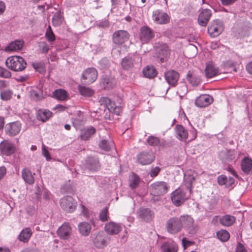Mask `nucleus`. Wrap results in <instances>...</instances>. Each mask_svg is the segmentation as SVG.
Returning a JSON list of instances; mask_svg holds the SVG:
<instances>
[{"instance_id":"f257e3e1","label":"nucleus","mask_w":252,"mask_h":252,"mask_svg":"<svg viewBox=\"0 0 252 252\" xmlns=\"http://www.w3.org/2000/svg\"><path fill=\"white\" fill-rule=\"evenodd\" d=\"M5 64L8 68L12 70L21 71L26 67L27 63L22 57L13 56L6 59Z\"/></svg>"},{"instance_id":"f03ea898","label":"nucleus","mask_w":252,"mask_h":252,"mask_svg":"<svg viewBox=\"0 0 252 252\" xmlns=\"http://www.w3.org/2000/svg\"><path fill=\"white\" fill-rule=\"evenodd\" d=\"M182 229L184 228L190 234L196 233L198 226L194 223L193 219L189 215H182L180 217Z\"/></svg>"},{"instance_id":"7ed1b4c3","label":"nucleus","mask_w":252,"mask_h":252,"mask_svg":"<svg viewBox=\"0 0 252 252\" xmlns=\"http://www.w3.org/2000/svg\"><path fill=\"white\" fill-rule=\"evenodd\" d=\"M165 228L167 231L171 234H175L182 230V225L179 217H172L166 222Z\"/></svg>"},{"instance_id":"20e7f679","label":"nucleus","mask_w":252,"mask_h":252,"mask_svg":"<svg viewBox=\"0 0 252 252\" xmlns=\"http://www.w3.org/2000/svg\"><path fill=\"white\" fill-rule=\"evenodd\" d=\"M167 184L163 181L155 182L150 186L151 194L154 196H160L166 193L168 190Z\"/></svg>"},{"instance_id":"39448f33","label":"nucleus","mask_w":252,"mask_h":252,"mask_svg":"<svg viewBox=\"0 0 252 252\" xmlns=\"http://www.w3.org/2000/svg\"><path fill=\"white\" fill-rule=\"evenodd\" d=\"M138 36L142 44H146L149 43L154 38L155 33L148 26H143L140 29Z\"/></svg>"},{"instance_id":"423d86ee","label":"nucleus","mask_w":252,"mask_h":252,"mask_svg":"<svg viewBox=\"0 0 252 252\" xmlns=\"http://www.w3.org/2000/svg\"><path fill=\"white\" fill-rule=\"evenodd\" d=\"M76 202L71 196H66L60 200V205L62 209L68 213H72L75 210Z\"/></svg>"},{"instance_id":"0eeeda50","label":"nucleus","mask_w":252,"mask_h":252,"mask_svg":"<svg viewBox=\"0 0 252 252\" xmlns=\"http://www.w3.org/2000/svg\"><path fill=\"white\" fill-rule=\"evenodd\" d=\"M129 38L128 32L126 30H118L112 35L113 42L116 45H122L127 41Z\"/></svg>"},{"instance_id":"6e6552de","label":"nucleus","mask_w":252,"mask_h":252,"mask_svg":"<svg viewBox=\"0 0 252 252\" xmlns=\"http://www.w3.org/2000/svg\"><path fill=\"white\" fill-rule=\"evenodd\" d=\"M72 228L69 223L64 222L59 227L57 233L61 239L68 240L72 234Z\"/></svg>"},{"instance_id":"1a4fd4ad","label":"nucleus","mask_w":252,"mask_h":252,"mask_svg":"<svg viewBox=\"0 0 252 252\" xmlns=\"http://www.w3.org/2000/svg\"><path fill=\"white\" fill-rule=\"evenodd\" d=\"M224 28L222 22L220 21H214L208 28V32L210 36L213 37L219 35L223 31Z\"/></svg>"},{"instance_id":"9d476101","label":"nucleus","mask_w":252,"mask_h":252,"mask_svg":"<svg viewBox=\"0 0 252 252\" xmlns=\"http://www.w3.org/2000/svg\"><path fill=\"white\" fill-rule=\"evenodd\" d=\"M152 18L155 22L159 24H166L170 21L169 15L158 9L153 11Z\"/></svg>"},{"instance_id":"9b49d317","label":"nucleus","mask_w":252,"mask_h":252,"mask_svg":"<svg viewBox=\"0 0 252 252\" xmlns=\"http://www.w3.org/2000/svg\"><path fill=\"white\" fill-rule=\"evenodd\" d=\"M187 199L186 193L181 189H176L171 194L172 202L176 206L182 204Z\"/></svg>"},{"instance_id":"f8f14e48","label":"nucleus","mask_w":252,"mask_h":252,"mask_svg":"<svg viewBox=\"0 0 252 252\" xmlns=\"http://www.w3.org/2000/svg\"><path fill=\"white\" fill-rule=\"evenodd\" d=\"M21 128V123L16 121L6 124L5 127V131L6 134L10 136H14L19 133Z\"/></svg>"},{"instance_id":"ddd939ff","label":"nucleus","mask_w":252,"mask_h":252,"mask_svg":"<svg viewBox=\"0 0 252 252\" xmlns=\"http://www.w3.org/2000/svg\"><path fill=\"white\" fill-rule=\"evenodd\" d=\"M82 78L87 81L86 82V84H92L94 82L97 78V71L94 68H88L83 72Z\"/></svg>"},{"instance_id":"4468645a","label":"nucleus","mask_w":252,"mask_h":252,"mask_svg":"<svg viewBox=\"0 0 252 252\" xmlns=\"http://www.w3.org/2000/svg\"><path fill=\"white\" fill-rule=\"evenodd\" d=\"M213 102V98L209 94H201L195 99V104L198 107L208 106Z\"/></svg>"},{"instance_id":"2eb2a0df","label":"nucleus","mask_w":252,"mask_h":252,"mask_svg":"<svg viewBox=\"0 0 252 252\" xmlns=\"http://www.w3.org/2000/svg\"><path fill=\"white\" fill-rule=\"evenodd\" d=\"M161 252H177L178 246L173 240L170 239L164 242L160 247Z\"/></svg>"},{"instance_id":"dca6fc26","label":"nucleus","mask_w":252,"mask_h":252,"mask_svg":"<svg viewBox=\"0 0 252 252\" xmlns=\"http://www.w3.org/2000/svg\"><path fill=\"white\" fill-rule=\"evenodd\" d=\"M139 218L142 220L149 222L152 220L154 216V213L149 208H141L137 211Z\"/></svg>"},{"instance_id":"f3484780","label":"nucleus","mask_w":252,"mask_h":252,"mask_svg":"<svg viewBox=\"0 0 252 252\" xmlns=\"http://www.w3.org/2000/svg\"><path fill=\"white\" fill-rule=\"evenodd\" d=\"M109 238L102 231L99 232L94 239V244L96 248H102L107 245Z\"/></svg>"},{"instance_id":"a211bd4d","label":"nucleus","mask_w":252,"mask_h":252,"mask_svg":"<svg viewBox=\"0 0 252 252\" xmlns=\"http://www.w3.org/2000/svg\"><path fill=\"white\" fill-rule=\"evenodd\" d=\"M155 159V156L151 152H141L137 156V160L142 165H147L152 162Z\"/></svg>"},{"instance_id":"6ab92c4d","label":"nucleus","mask_w":252,"mask_h":252,"mask_svg":"<svg viewBox=\"0 0 252 252\" xmlns=\"http://www.w3.org/2000/svg\"><path fill=\"white\" fill-rule=\"evenodd\" d=\"M212 15L211 11L208 9H202L198 17L199 24L203 27H206Z\"/></svg>"},{"instance_id":"aec40b11","label":"nucleus","mask_w":252,"mask_h":252,"mask_svg":"<svg viewBox=\"0 0 252 252\" xmlns=\"http://www.w3.org/2000/svg\"><path fill=\"white\" fill-rule=\"evenodd\" d=\"M165 78L169 85L175 86L179 78V74L175 70H169L165 73Z\"/></svg>"},{"instance_id":"412c9836","label":"nucleus","mask_w":252,"mask_h":252,"mask_svg":"<svg viewBox=\"0 0 252 252\" xmlns=\"http://www.w3.org/2000/svg\"><path fill=\"white\" fill-rule=\"evenodd\" d=\"M0 150L3 155L7 156L14 153L15 148L12 143L4 141L0 144Z\"/></svg>"},{"instance_id":"4be33fe9","label":"nucleus","mask_w":252,"mask_h":252,"mask_svg":"<svg viewBox=\"0 0 252 252\" xmlns=\"http://www.w3.org/2000/svg\"><path fill=\"white\" fill-rule=\"evenodd\" d=\"M122 229L120 224L114 222L107 223L105 225V230L110 235H116L119 233Z\"/></svg>"},{"instance_id":"5701e85b","label":"nucleus","mask_w":252,"mask_h":252,"mask_svg":"<svg viewBox=\"0 0 252 252\" xmlns=\"http://www.w3.org/2000/svg\"><path fill=\"white\" fill-rule=\"evenodd\" d=\"M176 137L180 140L183 141L187 139L188 133L182 125H177L175 127Z\"/></svg>"},{"instance_id":"b1692460","label":"nucleus","mask_w":252,"mask_h":252,"mask_svg":"<svg viewBox=\"0 0 252 252\" xmlns=\"http://www.w3.org/2000/svg\"><path fill=\"white\" fill-rule=\"evenodd\" d=\"M135 63L134 57L126 56L122 60L121 65L124 69L129 70L133 67Z\"/></svg>"},{"instance_id":"393cba45","label":"nucleus","mask_w":252,"mask_h":252,"mask_svg":"<svg viewBox=\"0 0 252 252\" xmlns=\"http://www.w3.org/2000/svg\"><path fill=\"white\" fill-rule=\"evenodd\" d=\"M187 79L193 86H197L201 83L200 77L194 72L189 71L187 74Z\"/></svg>"},{"instance_id":"a878e982","label":"nucleus","mask_w":252,"mask_h":252,"mask_svg":"<svg viewBox=\"0 0 252 252\" xmlns=\"http://www.w3.org/2000/svg\"><path fill=\"white\" fill-rule=\"evenodd\" d=\"M24 42L22 40H16L12 41L5 48L6 51H16L22 49Z\"/></svg>"},{"instance_id":"bb28decb","label":"nucleus","mask_w":252,"mask_h":252,"mask_svg":"<svg viewBox=\"0 0 252 252\" xmlns=\"http://www.w3.org/2000/svg\"><path fill=\"white\" fill-rule=\"evenodd\" d=\"M205 75L207 78L213 77L219 73V69L214 64H207L205 69Z\"/></svg>"},{"instance_id":"cd10ccee","label":"nucleus","mask_w":252,"mask_h":252,"mask_svg":"<svg viewBox=\"0 0 252 252\" xmlns=\"http://www.w3.org/2000/svg\"><path fill=\"white\" fill-rule=\"evenodd\" d=\"M241 169L246 174H248L252 170V159L245 157L241 162Z\"/></svg>"},{"instance_id":"c85d7f7f","label":"nucleus","mask_w":252,"mask_h":252,"mask_svg":"<svg viewBox=\"0 0 252 252\" xmlns=\"http://www.w3.org/2000/svg\"><path fill=\"white\" fill-rule=\"evenodd\" d=\"M78 229L82 235L87 236L91 232L92 227L89 223L84 221L79 223Z\"/></svg>"},{"instance_id":"c756f323","label":"nucleus","mask_w":252,"mask_h":252,"mask_svg":"<svg viewBox=\"0 0 252 252\" xmlns=\"http://www.w3.org/2000/svg\"><path fill=\"white\" fill-rule=\"evenodd\" d=\"M218 184L220 185H225L226 188L231 187L235 182L233 178L229 177L227 178L225 176L220 175L217 179Z\"/></svg>"},{"instance_id":"7c9ffc66","label":"nucleus","mask_w":252,"mask_h":252,"mask_svg":"<svg viewBox=\"0 0 252 252\" xmlns=\"http://www.w3.org/2000/svg\"><path fill=\"white\" fill-rule=\"evenodd\" d=\"M143 74L145 77L153 78L157 76V71L153 65H147L142 70Z\"/></svg>"},{"instance_id":"2f4dec72","label":"nucleus","mask_w":252,"mask_h":252,"mask_svg":"<svg viewBox=\"0 0 252 252\" xmlns=\"http://www.w3.org/2000/svg\"><path fill=\"white\" fill-rule=\"evenodd\" d=\"M22 177L25 182L30 185L34 182V179L31 171L28 168H25L22 171Z\"/></svg>"},{"instance_id":"473e14b6","label":"nucleus","mask_w":252,"mask_h":252,"mask_svg":"<svg viewBox=\"0 0 252 252\" xmlns=\"http://www.w3.org/2000/svg\"><path fill=\"white\" fill-rule=\"evenodd\" d=\"M78 90L80 94L84 97H90L94 94V91L92 88L81 85H78Z\"/></svg>"},{"instance_id":"72a5a7b5","label":"nucleus","mask_w":252,"mask_h":252,"mask_svg":"<svg viewBox=\"0 0 252 252\" xmlns=\"http://www.w3.org/2000/svg\"><path fill=\"white\" fill-rule=\"evenodd\" d=\"M52 113L47 110L40 109L37 111L36 118L38 120L44 122L52 116Z\"/></svg>"},{"instance_id":"f704fd0d","label":"nucleus","mask_w":252,"mask_h":252,"mask_svg":"<svg viewBox=\"0 0 252 252\" xmlns=\"http://www.w3.org/2000/svg\"><path fill=\"white\" fill-rule=\"evenodd\" d=\"M236 221V218L234 216L225 215L221 217L220 219V223L223 226H229L232 225Z\"/></svg>"},{"instance_id":"c9c22d12","label":"nucleus","mask_w":252,"mask_h":252,"mask_svg":"<svg viewBox=\"0 0 252 252\" xmlns=\"http://www.w3.org/2000/svg\"><path fill=\"white\" fill-rule=\"evenodd\" d=\"M32 235V230L29 227L24 229L18 236L19 241L27 242Z\"/></svg>"},{"instance_id":"e433bc0d","label":"nucleus","mask_w":252,"mask_h":252,"mask_svg":"<svg viewBox=\"0 0 252 252\" xmlns=\"http://www.w3.org/2000/svg\"><path fill=\"white\" fill-rule=\"evenodd\" d=\"M53 97L59 100H64L67 97V93L63 89H57L53 92Z\"/></svg>"},{"instance_id":"4c0bfd02","label":"nucleus","mask_w":252,"mask_h":252,"mask_svg":"<svg viewBox=\"0 0 252 252\" xmlns=\"http://www.w3.org/2000/svg\"><path fill=\"white\" fill-rule=\"evenodd\" d=\"M95 132V129L92 126L85 128L81 134V138L83 140H88L92 135Z\"/></svg>"},{"instance_id":"58836bf2","label":"nucleus","mask_w":252,"mask_h":252,"mask_svg":"<svg viewBox=\"0 0 252 252\" xmlns=\"http://www.w3.org/2000/svg\"><path fill=\"white\" fill-rule=\"evenodd\" d=\"M101 83L103 84L105 89H110L114 87L115 80L113 78H110L106 76L102 79Z\"/></svg>"},{"instance_id":"ea45409f","label":"nucleus","mask_w":252,"mask_h":252,"mask_svg":"<svg viewBox=\"0 0 252 252\" xmlns=\"http://www.w3.org/2000/svg\"><path fill=\"white\" fill-rule=\"evenodd\" d=\"M89 168L94 171H95L99 168V163L97 159L93 158H88L87 161Z\"/></svg>"},{"instance_id":"a19ab883","label":"nucleus","mask_w":252,"mask_h":252,"mask_svg":"<svg viewBox=\"0 0 252 252\" xmlns=\"http://www.w3.org/2000/svg\"><path fill=\"white\" fill-rule=\"evenodd\" d=\"M157 51L159 55L163 57H166L170 54L168 47L166 44H160L159 47H157Z\"/></svg>"},{"instance_id":"79ce46f5","label":"nucleus","mask_w":252,"mask_h":252,"mask_svg":"<svg viewBox=\"0 0 252 252\" xmlns=\"http://www.w3.org/2000/svg\"><path fill=\"white\" fill-rule=\"evenodd\" d=\"M196 176V173L194 171H188L185 174V180L189 184V185H191L192 183L195 180Z\"/></svg>"},{"instance_id":"37998d69","label":"nucleus","mask_w":252,"mask_h":252,"mask_svg":"<svg viewBox=\"0 0 252 252\" xmlns=\"http://www.w3.org/2000/svg\"><path fill=\"white\" fill-rule=\"evenodd\" d=\"M63 21V17L60 11H58L54 15L52 18L53 25L55 27L60 26Z\"/></svg>"},{"instance_id":"c03bdc74","label":"nucleus","mask_w":252,"mask_h":252,"mask_svg":"<svg viewBox=\"0 0 252 252\" xmlns=\"http://www.w3.org/2000/svg\"><path fill=\"white\" fill-rule=\"evenodd\" d=\"M218 238L222 242H226L228 240L230 235L228 232L225 230H220L217 232Z\"/></svg>"},{"instance_id":"a18cd8bd","label":"nucleus","mask_w":252,"mask_h":252,"mask_svg":"<svg viewBox=\"0 0 252 252\" xmlns=\"http://www.w3.org/2000/svg\"><path fill=\"white\" fill-rule=\"evenodd\" d=\"M99 146L101 149L105 151H108L113 148L114 143L112 141L108 142L106 140H102L100 142Z\"/></svg>"},{"instance_id":"49530a36","label":"nucleus","mask_w":252,"mask_h":252,"mask_svg":"<svg viewBox=\"0 0 252 252\" xmlns=\"http://www.w3.org/2000/svg\"><path fill=\"white\" fill-rule=\"evenodd\" d=\"M139 178L134 174H133L129 179V184L132 189L136 188L139 185Z\"/></svg>"},{"instance_id":"de8ad7c7","label":"nucleus","mask_w":252,"mask_h":252,"mask_svg":"<svg viewBox=\"0 0 252 252\" xmlns=\"http://www.w3.org/2000/svg\"><path fill=\"white\" fill-rule=\"evenodd\" d=\"M99 102L101 105H103L109 109L113 108L110 99L107 97H101L99 100Z\"/></svg>"},{"instance_id":"09e8293b","label":"nucleus","mask_w":252,"mask_h":252,"mask_svg":"<svg viewBox=\"0 0 252 252\" xmlns=\"http://www.w3.org/2000/svg\"><path fill=\"white\" fill-rule=\"evenodd\" d=\"M30 96L32 99L36 101L42 100L43 96L37 91L32 90L30 92Z\"/></svg>"},{"instance_id":"8fccbe9b","label":"nucleus","mask_w":252,"mask_h":252,"mask_svg":"<svg viewBox=\"0 0 252 252\" xmlns=\"http://www.w3.org/2000/svg\"><path fill=\"white\" fill-rule=\"evenodd\" d=\"M13 93L10 90H4L0 93V97L3 100H9L12 96Z\"/></svg>"},{"instance_id":"3c124183","label":"nucleus","mask_w":252,"mask_h":252,"mask_svg":"<svg viewBox=\"0 0 252 252\" xmlns=\"http://www.w3.org/2000/svg\"><path fill=\"white\" fill-rule=\"evenodd\" d=\"M45 36H46V38L48 39V40L49 41L52 42L55 40V35H54L53 31H52L50 26H49L47 29V31H46V33H45Z\"/></svg>"},{"instance_id":"603ef678","label":"nucleus","mask_w":252,"mask_h":252,"mask_svg":"<svg viewBox=\"0 0 252 252\" xmlns=\"http://www.w3.org/2000/svg\"><path fill=\"white\" fill-rule=\"evenodd\" d=\"M108 210L106 208H104L99 213V219L101 221L104 222L108 220Z\"/></svg>"},{"instance_id":"864d4df0","label":"nucleus","mask_w":252,"mask_h":252,"mask_svg":"<svg viewBox=\"0 0 252 252\" xmlns=\"http://www.w3.org/2000/svg\"><path fill=\"white\" fill-rule=\"evenodd\" d=\"M147 142L151 146H156L159 144V139L157 137L150 136L148 138Z\"/></svg>"},{"instance_id":"5fc2aeb1","label":"nucleus","mask_w":252,"mask_h":252,"mask_svg":"<svg viewBox=\"0 0 252 252\" xmlns=\"http://www.w3.org/2000/svg\"><path fill=\"white\" fill-rule=\"evenodd\" d=\"M11 76V73L10 71L6 68L0 66V77L4 78H9Z\"/></svg>"},{"instance_id":"6e6d98bb","label":"nucleus","mask_w":252,"mask_h":252,"mask_svg":"<svg viewBox=\"0 0 252 252\" xmlns=\"http://www.w3.org/2000/svg\"><path fill=\"white\" fill-rule=\"evenodd\" d=\"M160 170V169L158 167H156L155 168H153L151 170V172L150 173V176L152 177H155L157 176L158 175Z\"/></svg>"},{"instance_id":"4d7b16f0","label":"nucleus","mask_w":252,"mask_h":252,"mask_svg":"<svg viewBox=\"0 0 252 252\" xmlns=\"http://www.w3.org/2000/svg\"><path fill=\"white\" fill-rule=\"evenodd\" d=\"M178 93L181 94H184L187 93V86L185 83H183L179 89Z\"/></svg>"},{"instance_id":"13d9d810","label":"nucleus","mask_w":252,"mask_h":252,"mask_svg":"<svg viewBox=\"0 0 252 252\" xmlns=\"http://www.w3.org/2000/svg\"><path fill=\"white\" fill-rule=\"evenodd\" d=\"M39 46L41 49V51L43 53H47L49 51V46L45 42H41Z\"/></svg>"},{"instance_id":"bf43d9fd","label":"nucleus","mask_w":252,"mask_h":252,"mask_svg":"<svg viewBox=\"0 0 252 252\" xmlns=\"http://www.w3.org/2000/svg\"><path fill=\"white\" fill-rule=\"evenodd\" d=\"M42 154L46 158L47 160L49 161L51 159L48 151L45 148V147L42 148Z\"/></svg>"},{"instance_id":"052dcab7","label":"nucleus","mask_w":252,"mask_h":252,"mask_svg":"<svg viewBox=\"0 0 252 252\" xmlns=\"http://www.w3.org/2000/svg\"><path fill=\"white\" fill-rule=\"evenodd\" d=\"M226 153H227L226 158L227 160H232L235 158V156L233 154V151H231L230 150H226Z\"/></svg>"},{"instance_id":"680f3d73","label":"nucleus","mask_w":252,"mask_h":252,"mask_svg":"<svg viewBox=\"0 0 252 252\" xmlns=\"http://www.w3.org/2000/svg\"><path fill=\"white\" fill-rule=\"evenodd\" d=\"M236 252H247L244 246L240 243H239L236 249Z\"/></svg>"},{"instance_id":"e2e57ef3","label":"nucleus","mask_w":252,"mask_h":252,"mask_svg":"<svg viewBox=\"0 0 252 252\" xmlns=\"http://www.w3.org/2000/svg\"><path fill=\"white\" fill-rule=\"evenodd\" d=\"M6 173V168L4 166L0 167V180L5 176Z\"/></svg>"},{"instance_id":"0e129e2a","label":"nucleus","mask_w":252,"mask_h":252,"mask_svg":"<svg viewBox=\"0 0 252 252\" xmlns=\"http://www.w3.org/2000/svg\"><path fill=\"white\" fill-rule=\"evenodd\" d=\"M182 245L184 249H185L187 247L189 246V244L191 243L190 242L187 240L186 238H183L182 240Z\"/></svg>"},{"instance_id":"69168bd1","label":"nucleus","mask_w":252,"mask_h":252,"mask_svg":"<svg viewBox=\"0 0 252 252\" xmlns=\"http://www.w3.org/2000/svg\"><path fill=\"white\" fill-rule=\"evenodd\" d=\"M98 26L99 27L105 28L109 26V23L107 21H101L99 23Z\"/></svg>"},{"instance_id":"338daca9","label":"nucleus","mask_w":252,"mask_h":252,"mask_svg":"<svg viewBox=\"0 0 252 252\" xmlns=\"http://www.w3.org/2000/svg\"><path fill=\"white\" fill-rule=\"evenodd\" d=\"M33 66L34 68L36 70L38 69H42L43 66V63H33Z\"/></svg>"},{"instance_id":"774afa93","label":"nucleus","mask_w":252,"mask_h":252,"mask_svg":"<svg viewBox=\"0 0 252 252\" xmlns=\"http://www.w3.org/2000/svg\"><path fill=\"white\" fill-rule=\"evenodd\" d=\"M246 69L249 73L252 74V62L247 65Z\"/></svg>"}]
</instances>
